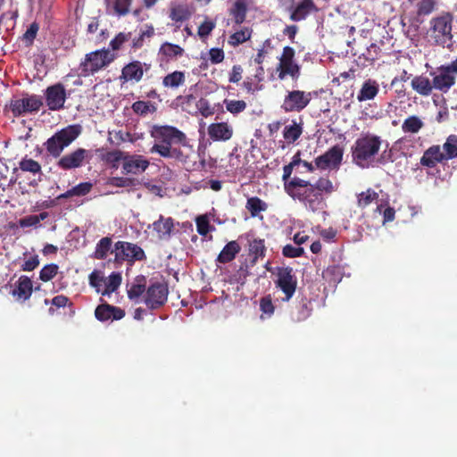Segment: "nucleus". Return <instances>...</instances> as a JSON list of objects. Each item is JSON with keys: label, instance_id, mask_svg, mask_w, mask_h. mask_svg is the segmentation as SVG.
I'll return each instance as SVG.
<instances>
[{"label": "nucleus", "instance_id": "f257e3e1", "mask_svg": "<svg viewBox=\"0 0 457 457\" xmlns=\"http://www.w3.org/2000/svg\"><path fill=\"white\" fill-rule=\"evenodd\" d=\"M285 191L294 200L315 212L323 203V194H331L334 186L328 177H320L315 183L294 177L289 182L285 183Z\"/></svg>", "mask_w": 457, "mask_h": 457}, {"label": "nucleus", "instance_id": "f03ea898", "mask_svg": "<svg viewBox=\"0 0 457 457\" xmlns=\"http://www.w3.org/2000/svg\"><path fill=\"white\" fill-rule=\"evenodd\" d=\"M150 136L154 141L149 150L151 154H158L163 158L183 159L184 154L179 148L187 145V137L183 131L170 125H154Z\"/></svg>", "mask_w": 457, "mask_h": 457}, {"label": "nucleus", "instance_id": "7ed1b4c3", "mask_svg": "<svg viewBox=\"0 0 457 457\" xmlns=\"http://www.w3.org/2000/svg\"><path fill=\"white\" fill-rule=\"evenodd\" d=\"M382 144L379 136L365 133L358 137L352 146L353 162L361 168H368L378 154Z\"/></svg>", "mask_w": 457, "mask_h": 457}, {"label": "nucleus", "instance_id": "20e7f679", "mask_svg": "<svg viewBox=\"0 0 457 457\" xmlns=\"http://www.w3.org/2000/svg\"><path fill=\"white\" fill-rule=\"evenodd\" d=\"M81 133L80 125H69L50 137L44 146L49 156L59 158L63 150L68 147Z\"/></svg>", "mask_w": 457, "mask_h": 457}, {"label": "nucleus", "instance_id": "39448f33", "mask_svg": "<svg viewBox=\"0 0 457 457\" xmlns=\"http://www.w3.org/2000/svg\"><path fill=\"white\" fill-rule=\"evenodd\" d=\"M428 35L434 43L443 47L452 43L453 15L449 12L436 16L430 21Z\"/></svg>", "mask_w": 457, "mask_h": 457}, {"label": "nucleus", "instance_id": "423d86ee", "mask_svg": "<svg viewBox=\"0 0 457 457\" xmlns=\"http://www.w3.org/2000/svg\"><path fill=\"white\" fill-rule=\"evenodd\" d=\"M112 253H114L113 262L121 264L123 262L134 263L137 261L146 260L145 251L137 245L126 241H118L114 244Z\"/></svg>", "mask_w": 457, "mask_h": 457}, {"label": "nucleus", "instance_id": "0eeeda50", "mask_svg": "<svg viewBox=\"0 0 457 457\" xmlns=\"http://www.w3.org/2000/svg\"><path fill=\"white\" fill-rule=\"evenodd\" d=\"M312 95V92L299 89L287 90L280 107L286 113L301 112L311 103Z\"/></svg>", "mask_w": 457, "mask_h": 457}, {"label": "nucleus", "instance_id": "6e6552de", "mask_svg": "<svg viewBox=\"0 0 457 457\" xmlns=\"http://www.w3.org/2000/svg\"><path fill=\"white\" fill-rule=\"evenodd\" d=\"M111 62L112 58H110L108 50H96L87 54L84 61L79 65L81 75L87 77L94 74L107 66Z\"/></svg>", "mask_w": 457, "mask_h": 457}, {"label": "nucleus", "instance_id": "1a4fd4ad", "mask_svg": "<svg viewBox=\"0 0 457 457\" xmlns=\"http://www.w3.org/2000/svg\"><path fill=\"white\" fill-rule=\"evenodd\" d=\"M275 287L284 294L283 302H289L294 296L297 287V278L293 274L292 268L281 267L278 269Z\"/></svg>", "mask_w": 457, "mask_h": 457}, {"label": "nucleus", "instance_id": "9d476101", "mask_svg": "<svg viewBox=\"0 0 457 457\" xmlns=\"http://www.w3.org/2000/svg\"><path fill=\"white\" fill-rule=\"evenodd\" d=\"M90 158L89 151L79 147L62 156L61 155L56 165L62 170H74L82 167Z\"/></svg>", "mask_w": 457, "mask_h": 457}, {"label": "nucleus", "instance_id": "9b49d317", "mask_svg": "<svg viewBox=\"0 0 457 457\" xmlns=\"http://www.w3.org/2000/svg\"><path fill=\"white\" fill-rule=\"evenodd\" d=\"M169 289L166 284L155 282L148 287L145 297V303L151 310L163 306L168 299Z\"/></svg>", "mask_w": 457, "mask_h": 457}, {"label": "nucleus", "instance_id": "f8f14e48", "mask_svg": "<svg viewBox=\"0 0 457 457\" xmlns=\"http://www.w3.org/2000/svg\"><path fill=\"white\" fill-rule=\"evenodd\" d=\"M432 78L434 89L446 94L456 82V77L445 66V64L436 67L429 72Z\"/></svg>", "mask_w": 457, "mask_h": 457}, {"label": "nucleus", "instance_id": "ddd939ff", "mask_svg": "<svg viewBox=\"0 0 457 457\" xmlns=\"http://www.w3.org/2000/svg\"><path fill=\"white\" fill-rule=\"evenodd\" d=\"M46 104L51 111H60L64 108L67 93L63 84L58 82L46 87L45 91Z\"/></svg>", "mask_w": 457, "mask_h": 457}, {"label": "nucleus", "instance_id": "4468645a", "mask_svg": "<svg viewBox=\"0 0 457 457\" xmlns=\"http://www.w3.org/2000/svg\"><path fill=\"white\" fill-rule=\"evenodd\" d=\"M43 105V102L38 96L33 95L29 97L12 100L10 109L13 116L18 117L26 112H37Z\"/></svg>", "mask_w": 457, "mask_h": 457}, {"label": "nucleus", "instance_id": "2eb2a0df", "mask_svg": "<svg viewBox=\"0 0 457 457\" xmlns=\"http://www.w3.org/2000/svg\"><path fill=\"white\" fill-rule=\"evenodd\" d=\"M150 166V162L141 154H128L122 163V173L124 175L143 174Z\"/></svg>", "mask_w": 457, "mask_h": 457}, {"label": "nucleus", "instance_id": "dca6fc26", "mask_svg": "<svg viewBox=\"0 0 457 457\" xmlns=\"http://www.w3.org/2000/svg\"><path fill=\"white\" fill-rule=\"evenodd\" d=\"M344 151L338 145L328 149L324 154L315 159V164L319 169L325 170L328 167L338 166L343 159Z\"/></svg>", "mask_w": 457, "mask_h": 457}, {"label": "nucleus", "instance_id": "f3484780", "mask_svg": "<svg viewBox=\"0 0 457 457\" xmlns=\"http://www.w3.org/2000/svg\"><path fill=\"white\" fill-rule=\"evenodd\" d=\"M445 162L441 146L439 145H433L424 151L420 163L423 167L433 169L438 163H444Z\"/></svg>", "mask_w": 457, "mask_h": 457}, {"label": "nucleus", "instance_id": "a211bd4d", "mask_svg": "<svg viewBox=\"0 0 457 457\" xmlns=\"http://www.w3.org/2000/svg\"><path fill=\"white\" fill-rule=\"evenodd\" d=\"M95 316L102 322L108 320H119L125 316V312L120 307L103 303L96 308Z\"/></svg>", "mask_w": 457, "mask_h": 457}, {"label": "nucleus", "instance_id": "6ab92c4d", "mask_svg": "<svg viewBox=\"0 0 457 457\" xmlns=\"http://www.w3.org/2000/svg\"><path fill=\"white\" fill-rule=\"evenodd\" d=\"M208 135L213 141H228L233 136V128L228 122H216L208 126Z\"/></svg>", "mask_w": 457, "mask_h": 457}, {"label": "nucleus", "instance_id": "aec40b11", "mask_svg": "<svg viewBox=\"0 0 457 457\" xmlns=\"http://www.w3.org/2000/svg\"><path fill=\"white\" fill-rule=\"evenodd\" d=\"M151 226L154 231L156 232L158 239L164 240L170 237L174 228V220L170 217L164 218L162 215H160L159 219Z\"/></svg>", "mask_w": 457, "mask_h": 457}, {"label": "nucleus", "instance_id": "412c9836", "mask_svg": "<svg viewBox=\"0 0 457 457\" xmlns=\"http://www.w3.org/2000/svg\"><path fill=\"white\" fill-rule=\"evenodd\" d=\"M378 92L379 85L378 81L372 79H368L362 83L357 94V100L359 102L373 100L378 96Z\"/></svg>", "mask_w": 457, "mask_h": 457}, {"label": "nucleus", "instance_id": "4be33fe9", "mask_svg": "<svg viewBox=\"0 0 457 457\" xmlns=\"http://www.w3.org/2000/svg\"><path fill=\"white\" fill-rule=\"evenodd\" d=\"M32 294V281L27 276H21L17 281L15 288L12 290V295L19 301L28 300Z\"/></svg>", "mask_w": 457, "mask_h": 457}, {"label": "nucleus", "instance_id": "5701e85b", "mask_svg": "<svg viewBox=\"0 0 457 457\" xmlns=\"http://www.w3.org/2000/svg\"><path fill=\"white\" fill-rule=\"evenodd\" d=\"M144 75L143 65L139 61H134L125 65L121 71V79L138 82Z\"/></svg>", "mask_w": 457, "mask_h": 457}, {"label": "nucleus", "instance_id": "b1692460", "mask_svg": "<svg viewBox=\"0 0 457 457\" xmlns=\"http://www.w3.org/2000/svg\"><path fill=\"white\" fill-rule=\"evenodd\" d=\"M312 313V300L302 296L295 305V312L293 313V320L301 322L307 320Z\"/></svg>", "mask_w": 457, "mask_h": 457}, {"label": "nucleus", "instance_id": "393cba45", "mask_svg": "<svg viewBox=\"0 0 457 457\" xmlns=\"http://www.w3.org/2000/svg\"><path fill=\"white\" fill-rule=\"evenodd\" d=\"M184 53L185 51L180 46L170 42H164L161 45L158 54L162 60L168 62L170 60L181 57Z\"/></svg>", "mask_w": 457, "mask_h": 457}, {"label": "nucleus", "instance_id": "a878e982", "mask_svg": "<svg viewBox=\"0 0 457 457\" xmlns=\"http://www.w3.org/2000/svg\"><path fill=\"white\" fill-rule=\"evenodd\" d=\"M315 9L316 7L312 0H303L292 11L290 20L293 21L305 20L306 17Z\"/></svg>", "mask_w": 457, "mask_h": 457}, {"label": "nucleus", "instance_id": "bb28decb", "mask_svg": "<svg viewBox=\"0 0 457 457\" xmlns=\"http://www.w3.org/2000/svg\"><path fill=\"white\" fill-rule=\"evenodd\" d=\"M412 89L419 95L423 96H428L431 95L434 86L432 80L425 76H415L411 83Z\"/></svg>", "mask_w": 457, "mask_h": 457}, {"label": "nucleus", "instance_id": "cd10ccee", "mask_svg": "<svg viewBox=\"0 0 457 457\" xmlns=\"http://www.w3.org/2000/svg\"><path fill=\"white\" fill-rule=\"evenodd\" d=\"M241 251L239 244L233 240L228 242L219 253L216 262L219 263H228L233 261L237 254Z\"/></svg>", "mask_w": 457, "mask_h": 457}, {"label": "nucleus", "instance_id": "c85d7f7f", "mask_svg": "<svg viewBox=\"0 0 457 457\" xmlns=\"http://www.w3.org/2000/svg\"><path fill=\"white\" fill-rule=\"evenodd\" d=\"M15 171V168L11 171L9 166L0 160V188L2 191H5L16 183L17 178L13 175Z\"/></svg>", "mask_w": 457, "mask_h": 457}, {"label": "nucleus", "instance_id": "c756f323", "mask_svg": "<svg viewBox=\"0 0 457 457\" xmlns=\"http://www.w3.org/2000/svg\"><path fill=\"white\" fill-rule=\"evenodd\" d=\"M107 8H112L119 17L126 16L130 12L133 0H104Z\"/></svg>", "mask_w": 457, "mask_h": 457}, {"label": "nucleus", "instance_id": "7c9ffc66", "mask_svg": "<svg viewBox=\"0 0 457 457\" xmlns=\"http://www.w3.org/2000/svg\"><path fill=\"white\" fill-rule=\"evenodd\" d=\"M186 82V74L184 71H175L163 77L162 85L164 87L175 89L183 86Z\"/></svg>", "mask_w": 457, "mask_h": 457}, {"label": "nucleus", "instance_id": "2f4dec72", "mask_svg": "<svg viewBox=\"0 0 457 457\" xmlns=\"http://www.w3.org/2000/svg\"><path fill=\"white\" fill-rule=\"evenodd\" d=\"M112 240L109 237L101 238L96 245L93 257L97 260H104L112 251Z\"/></svg>", "mask_w": 457, "mask_h": 457}, {"label": "nucleus", "instance_id": "473e14b6", "mask_svg": "<svg viewBox=\"0 0 457 457\" xmlns=\"http://www.w3.org/2000/svg\"><path fill=\"white\" fill-rule=\"evenodd\" d=\"M247 5L245 0H237L229 10L236 24L240 25L245 21Z\"/></svg>", "mask_w": 457, "mask_h": 457}, {"label": "nucleus", "instance_id": "72a5a7b5", "mask_svg": "<svg viewBox=\"0 0 457 457\" xmlns=\"http://www.w3.org/2000/svg\"><path fill=\"white\" fill-rule=\"evenodd\" d=\"M146 288V278L143 275H138L135 278L134 282L128 289V296L130 300L138 298L143 295Z\"/></svg>", "mask_w": 457, "mask_h": 457}, {"label": "nucleus", "instance_id": "f704fd0d", "mask_svg": "<svg viewBox=\"0 0 457 457\" xmlns=\"http://www.w3.org/2000/svg\"><path fill=\"white\" fill-rule=\"evenodd\" d=\"M278 78L284 79L287 75L297 79L300 75V67L294 62H283L278 65Z\"/></svg>", "mask_w": 457, "mask_h": 457}, {"label": "nucleus", "instance_id": "c9c22d12", "mask_svg": "<svg viewBox=\"0 0 457 457\" xmlns=\"http://www.w3.org/2000/svg\"><path fill=\"white\" fill-rule=\"evenodd\" d=\"M442 148L446 162L457 158V135L448 136Z\"/></svg>", "mask_w": 457, "mask_h": 457}, {"label": "nucleus", "instance_id": "e433bc0d", "mask_svg": "<svg viewBox=\"0 0 457 457\" xmlns=\"http://www.w3.org/2000/svg\"><path fill=\"white\" fill-rule=\"evenodd\" d=\"M106 184L115 187H136L141 184L140 180L132 177H112Z\"/></svg>", "mask_w": 457, "mask_h": 457}, {"label": "nucleus", "instance_id": "4c0bfd02", "mask_svg": "<svg viewBox=\"0 0 457 457\" xmlns=\"http://www.w3.org/2000/svg\"><path fill=\"white\" fill-rule=\"evenodd\" d=\"M266 247L264 239L255 238L249 245V253L253 256L252 263L255 264L258 259L265 256Z\"/></svg>", "mask_w": 457, "mask_h": 457}, {"label": "nucleus", "instance_id": "58836bf2", "mask_svg": "<svg viewBox=\"0 0 457 457\" xmlns=\"http://www.w3.org/2000/svg\"><path fill=\"white\" fill-rule=\"evenodd\" d=\"M302 133V125L293 121V124L285 126L283 129V137L288 144H293L301 137Z\"/></svg>", "mask_w": 457, "mask_h": 457}, {"label": "nucleus", "instance_id": "ea45409f", "mask_svg": "<svg viewBox=\"0 0 457 457\" xmlns=\"http://www.w3.org/2000/svg\"><path fill=\"white\" fill-rule=\"evenodd\" d=\"M191 16V12L185 4H178L172 6L170 11L169 17L175 22H183L188 20Z\"/></svg>", "mask_w": 457, "mask_h": 457}, {"label": "nucleus", "instance_id": "a19ab883", "mask_svg": "<svg viewBox=\"0 0 457 457\" xmlns=\"http://www.w3.org/2000/svg\"><path fill=\"white\" fill-rule=\"evenodd\" d=\"M245 208L249 211L252 217H256L261 212H265L268 205L261 198L253 196L247 199Z\"/></svg>", "mask_w": 457, "mask_h": 457}, {"label": "nucleus", "instance_id": "79ce46f5", "mask_svg": "<svg viewBox=\"0 0 457 457\" xmlns=\"http://www.w3.org/2000/svg\"><path fill=\"white\" fill-rule=\"evenodd\" d=\"M378 199V194L371 188L357 195V205L364 209Z\"/></svg>", "mask_w": 457, "mask_h": 457}, {"label": "nucleus", "instance_id": "37998d69", "mask_svg": "<svg viewBox=\"0 0 457 457\" xmlns=\"http://www.w3.org/2000/svg\"><path fill=\"white\" fill-rule=\"evenodd\" d=\"M223 104H225L227 112L234 116L244 112L247 108V104L245 100H234V99H224Z\"/></svg>", "mask_w": 457, "mask_h": 457}, {"label": "nucleus", "instance_id": "c03bdc74", "mask_svg": "<svg viewBox=\"0 0 457 457\" xmlns=\"http://www.w3.org/2000/svg\"><path fill=\"white\" fill-rule=\"evenodd\" d=\"M423 126V121L418 116L412 115L404 120L402 129L405 133H417Z\"/></svg>", "mask_w": 457, "mask_h": 457}, {"label": "nucleus", "instance_id": "a18cd8bd", "mask_svg": "<svg viewBox=\"0 0 457 457\" xmlns=\"http://www.w3.org/2000/svg\"><path fill=\"white\" fill-rule=\"evenodd\" d=\"M252 36V29L244 28L238 31H236L228 37V44L232 46H237L248 41Z\"/></svg>", "mask_w": 457, "mask_h": 457}, {"label": "nucleus", "instance_id": "49530a36", "mask_svg": "<svg viewBox=\"0 0 457 457\" xmlns=\"http://www.w3.org/2000/svg\"><path fill=\"white\" fill-rule=\"evenodd\" d=\"M19 168L25 172L42 175V167L40 163L30 158L25 157L21 159L19 162Z\"/></svg>", "mask_w": 457, "mask_h": 457}, {"label": "nucleus", "instance_id": "de8ad7c7", "mask_svg": "<svg viewBox=\"0 0 457 457\" xmlns=\"http://www.w3.org/2000/svg\"><path fill=\"white\" fill-rule=\"evenodd\" d=\"M261 318H270L275 312V305L270 295H267L260 299Z\"/></svg>", "mask_w": 457, "mask_h": 457}, {"label": "nucleus", "instance_id": "09e8293b", "mask_svg": "<svg viewBox=\"0 0 457 457\" xmlns=\"http://www.w3.org/2000/svg\"><path fill=\"white\" fill-rule=\"evenodd\" d=\"M132 111L140 116H145L149 112H154L156 111V108L154 104H152L150 102L145 101H136L133 103Z\"/></svg>", "mask_w": 457, "mask_h": 457}, {"label": "nucleus", "instance_id": "8fccbe9b", "mask_svg": "<svg viewBox=\"0 0 457 457\" xmlns=\"http://www.w3.org/2000/svg\"><path fill=\"white\" fill-rule=\"evenodd\" d=\"M121 283V275L119 272H112L107 279L105 289L103 295H109L118 289Z\"/></svg>", "mask_w": 457, "mask_h": 457}, {"label": "nucleus", "instance_id": "3c124183", "mask_svg": "<svg viewBox=\"0 0 457 457\" xmlns=\"http://www.w3.org/2000/svg\"><path fill=\"white\" fill-rule=\"evenodd\" d=\"M59 267L55 263H50L45 265L40 272H39V278L43 282H48L51 279H53L58 273Z\"/></svg>", "mask_w": 457, "mask_h": 457}, {"label": "nucleus", "instance_id": "603ef678", "mask_svg": "<svg viewBox=\"0 0 457 457\" xmlns=\"http://www.w3.org/2000/svg\"><path fill=\"white\" fill-rule=\"evenodd\" d=\"M436 0H420L417 4V13L420 16L430 14L436 8Z\"/></svg>", "mask_w": 457, "mask_h": 457}, {"label": "nucleus", "instance_id": "864d4df0", "mask_svg": "<svg viewBox=\"0 0 457 457\" xmlns=\"http://www.w3.org/2000/svg\"><path fill=\"white\" fill-rule=\"evenodd\" d=\"M242 87L246 93L252 95L263 89V85L257 82L255 79L252 77H247L242 83Z\"/></svg>", "mask_w": 457, "mask_h": 457}, {"label": "nucleus", "instance_id": "5fc2aeb1", "mask_svg": "<svg viewBox=\"0 0 457 457\" xmlns=\"http://www.w3.org/2000/svg\"><path fill=\"white\" fill-rule=\"evenodd\" d=\"M195 223H196V230H197L198 234L201 236H206L209 233V231L212 228H213V227H212L210 225V221H209L207 216H205V215H201V216L197 217L195 220Z\"/></svg>", "mask_w": 457, "mask_h": 457}, {"label": "nucleus", "instance_id": "6e6d98bb", "mask_svg": "<svg viewBox=\"0 0 457 457\" xmlns=\"http://www.w3.org/2000/svg\"><path fill=\"white\" fill-rule=\"evenodd\" d=\"M196 108L203 117H209L214 114V108L210 104L209 101L205 98H201L197 104Z\"/></svg>", "mask_w": 457, "mask_h": 457}, {"label": "nucleus", "instance_id": "4d7b16f0", "mask_svg": "<svg viewBox=\"0 0 457 457\" xmlns=\"http://www.w3.org/2000/svg\"><path fill=\"white\" fill-rule=\"evenodd\" d=\"M127 154V152H123L121 150H112L106 154L105 161L107 162L112 163V166L115 167L116 162L120 161H121L122 163L124 162Z\"/></svg>", "mask_w": 457, "mask_h": 457}, {"label": "nucleus", "instance_id": "13d9d810", "mask_svg": "<svg viewBox=\"0 0 457 457\" xmlns=\"http://www.w3.org/2000/svg\"><path fill=\"white\" fill-rule=\"evenodd\" d=\"M215 22L211 20H205L202 22L197 29V34L201 38L207 37L212 31L215 29Z\"/></svg>", "mask_w": 457, "mask_h": 457}, {"label": "nucleus", "instance_id": "bf43d9fd", "mask_svg": "<svg viewBox=\"0 0 457 457\" xmlns=\"http://www.w3.org/2000/svg\"><path fill=\"white\" fill-rule=\"evenodd\" d=\"M379 54L380 47L376 44H371L366 48V51L362 54V55L366 61L373 62L378 59Z\"/></svg>", "mask_w": 457, "mask_h": 457}, {"label": "nucleus", "instance_id": "052dcab7", "mask_svg": "<svg viewBox=\"0 0 457 457\" xmlns=\"http://www.w3.org/2000/svg\"><path fill=\"white\" fill-rule=\"evenodd\" d=\"M304 253L303 247L300 246H293L292 245H287L283 247L282 253L286 257L295 258L302 256Z\"/></svg>", "mask_w": 457, "mask_h": 457}, {"label": "nucleus", "instance_id": "680f3d73", "mask_svg": "<svg viewBox=\"0 0 457 457\" xmlns=\"http://www.w3.org/2000/svg\"><path fill=\"white\" fill-rule=\"evenodd\" d=\"M225 58L224 51L221 48L213 47L209 50V59L212 64H218Z\"/></svg>", "mask_w": 457, "mask_h": 457}, {"label": "nucleus", "instance_id": "e2e57ef3", "mask_svg": "<svg viewBox=\"0 0 457 457\" xmlns=\"http://www.w3.org/2000/svg\"><path fill=\"white\" fill-rule=\"evenodd\" d=\"M92 187L93 185L90 182H81L72 187L74 195L84 196L91 191Z\"/></svg>", "mask_w": 457, "mask_h": 457}, {"label": "nucleus", "instance_id": "0e129e2a", "mask_svg": "<svg viewBox=\"0 0 457 457\" xmlns=\"http://www.w3.org/2000/svg\"><path fill=\"white\" fill-rule=\"evenodd\" d=\"M39 29V26L37 22H32L26 32L23 34V38L29 42V45L32 44L33 40L36 38L37 31Z\"/></svg>", "mask_w": 457, "mask_h": 457}, {"label": "nucleus", "instance_id": "69168bd1", "mask_svg": "<svg viewBox=\"0 0 457 457\" xmlns=\"http://www.w3.org/2000/svg\"><path fill=\"white\" fill-rule=\"evenodd\" d=\"M243 68L239 64H236L232 67L229 72L228 81L230 83H238L243 77Z\"/></svg>", "mask_w": 457, "mask_h": 457}, {"label": "nucleus", "instance_id": "338daca9", "mask_svg": "<svg viewBox=\"0 0 457 457\" xmlns=\"http://www.w3.org/2000/svg\"><path fill=\"white\" fill-rule=\"evenodd\" d=\"M129 34L119 33L110 42V46L112 50H118L120 46L129 40Z\"/></svg>", "mask_w": 457, "mask_h": 457}, {"label": "nucleus", "instance_id": "774afa93", "mask_svg": "<svg viewBox=\"0 0 457 457\" xmlns=\"http://www.w3.org/2000/svg\"><path fill=\"white\" fill-rule=\"evenodd\" d=\"M39 265V258L38 255L35 254L31 256L29 260L25 261L21 265V270L23 271H32Z\"/></svg>", "mask_w": 457, "mask_h": 457}]
</instances>
